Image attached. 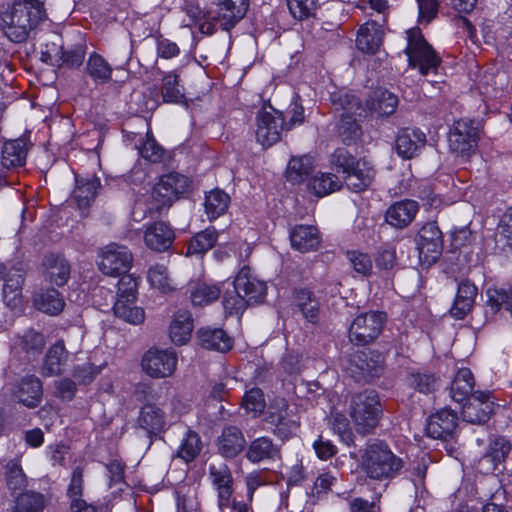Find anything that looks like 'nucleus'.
<instances>
[{
	"label": "nucleus",
	"mask_w": 512,
	"mask_h": 512,
	"mask_svg": "<svg viewBox=\"0 0 512 512\" xmlns=\"http://www.w3.org/2000/svg\"><path fill=\"white\" fill-rule=\"evenodd\" d=\"M45 17L40 0H13L12 5L0 14L1 28L10 41L21 43Z\"/></svg>",
	"instance_id": "obj_1"
},
{
	"label": "nucleus",
	"mask_w": 512,
	"mask_h": 512,
	"mask_svg": "<svg viewBox=\"0 0 512 512\" xmlns=\"http://www.w3.org/2000/svg\"><path fill=\"white\" fill-rule=\"evenodd\" d=\"M403 460L383 443L368 445L362 455L361 466L367 477L374 480L394 478L403 468Z\"/></svg>",
	"instance_id": "obj_2"
},
{
	"label": "nucleus",
	"mask_w": 512,
	"mask_h": 512,
	"mask_svg": "<svg viewBox=\"0 0 512 512\" xmlns=\"http://www.w3.org/2000/svg\"><path fill=\"white\" fill-rule=\"evenodd\" d=\"M381 404L377 393L366 390L352 396L349 415L358 433H371L378 425Z\"/></svg>",
	"instance_id": "obj_3"
},
{
	"label": "nucleus",
	"mask_w": 512,
	"mask_h": 512,
	"mask_svg": "<svg viewBox=\"0 0 512 512\" xmlns=\"http://www.w3.org/2000/svg\"><path fill=\"white\" fill-rule=\"evenodd\" d=\"M331 101L336 110H342L339 121V133L343 142L349 144L361 135L360 126L354 116H362L365 108L361 102L353 95L347 92H338L331 94Z\"/></svg>",
	"instance_id": "obj_4"
},
{
	"label": "nucleus",
	"mask_w": 512,
	"mask_h": 512,
	"mask_svg": "<svg viewBox=\"0 0 512 512\" xmlns=\"http://www.w3.org/2000/svg\"><path fill=\"white\" fill-rule=\"evenodd\" d=\"M407 41L405 53L408 57L409 66L417 68L422 75L435 73L441 59L424 39L420 30H409L407 32Z\"/></svg>",
	"instance_id": "obj_5"
},
{
	"label": "nucleus",
	"mask_w": 512,
	"mask_h": 512,
	"mask_svg": "<svg viewBox=\"0 0 512 512\" xmlns=\"http://www.w3.org/2000/svg\"><path fill=\"white\" fill-rule=\"evenodd\" d=\"M132 263L133 255L129 248L118 243H110L98 252V268L107 276L118 277L127 273Z\"/></svg>",
	"instance_id": "obj_6"
},
{
	"label": "nucleus",
	"mask_w": 512,
	"mask_h": 512,
	"mask_svg": "<svg viewBox=\"0 0 512 512\" xmlns=\"http://www.w3.org/2000/svg\"><path fill=\"white\" fill-rule=\"evenodd\" d=\"M290 125H285L284 115L272 106H264L257 115L256 139L264 147L268 148L281 139L284 130H289Z\"/></svg>",
	"instance_id": "obj_7"
},
{
	"label": "nucleus",
	"mask_w": 512,
	"mask_h": 512,
	"mask_svg": "<svg viewBox=\"0 0 512 512\" xmlns=\"http://www.w3.org/2000/svg\"><path fill=\"white\" fill-rule=\"evenodd\" d=\"M478 133V127L473 120L461 119L456 121L449 132L450 151L457 156H470L475 152Z\"/></svg>",
	"instance_id": "obj_8"
},
{
	"label": "nucleus",
	"mask_w": 512,
	"mask_h": 512,
	"mask_svg": "<svg viewBox=\"0 0 512 512\" xmlns=\"http://www.w3.org/2000/svg\"><path fill=\"white\" fill-rule=\"evenodd\" d=\"M386 315L383 312L370 311L358 315L349 329V339L358 345L371 343L380 334Z\"/></svg>",
	"instance_id": "obj_9"
},
{
	"label": "nucleus",
	"mask_w": 512,
	"mask_h": 512,
	"mask_svg": "<svg viewBox=\"0 0 512 512\" xmlns=\"http://www.w3.org/2000/svg\"><path fill=\"white\" fill-rule=\"evenodd\" d=\"M417 250L423 264L435 263L443 248L442 232L436 222L425 223L416 236Z\"/></svg>",
	"instance_id": "obj_10"
},
{
	"label": "nucleus",
	"mask_w": 512,
	"mask_h": 512,
	"mask_svg": "<svg viewBox=\"0 0 512 512\" xmlns=\"http://www.w3.org/2000/svg\"><path fill=\"white\" fill-rule=\"evenodd\" d=\"M189 187V179L179 173L163 175L154 186L153 199L158 203L160 211L164 207H170L179 195L184 194Z\"/></svg>",
	"instance_id": "obj_11"
},
{
	"label": "nucleus",
	"mask_w": 512,
	"mask_h": 512,
	"mask_svg": "<svg viewBox=\"0 0 512 512\" xmlns=\"http://www.w3.org/2000/svg\"><path fill=\"white\" fill-rule=\"evenodd\" d=\"M142 367L153 378L170 377L177 367V354L172 349H150L143 356Z\"/></svg>",
	"instance_id": "obj_12"
},
{
	"label": "nucleus",
	"mask_w": 512,
	"mask_h": 512,
	"mask_svg": "<svg viewBox=\"0 0 512 512\" xmlns=\"http://www.w3.org/2000/svg\"><path fill=\"white\" fill-rule=\"evenodd\" d=\"M267 421L275 426L274 432L282 438H287L299 426V418L284 399H276L269 406Z\"/></svg>",
	"instance_id": "obj_13"
},
{
	"label": "nucleus",
	"mask_w": 512,
	"mask_h": 512,
	"mask_svg": "<svg viewBox=\"0 0 512 512\" xmlns=\"http://www.w3.org/2000/svg\"><path fill=\"white\" fill-rule=\"evenodd\" d=\"M494 402L489 392L475 391L462 407V418L471 424L486 423L494 412Z\"/></svg>",
	"instance_id": "obj_14"
},
{
	"label": "nucleus",
	"mask_w": 512,
	"mask_h": 512,
	"mask_svg": "<svg viewBox=\"0 0 512 512\" xmlns=\"http://www.w3.org/2000/svg\"><path fill=\"white\" fill-rule=\"evenodd\" d=\"M209 479L217 492L218 509L224 511L230 507V498L234 492V481L230 468L226 464L209 467Z\"/></svg>",
	"instance_id": "obj_15"
},
{
	"label": "nucleus",
	"mask_w": 512,
	"mask_h": 512,
	"mask_svg": "<svg viewBox=\"0 0 512 512\" xmlns=\"http://www.w3.org/2000/svg\"><path fill=\"white\" fill-rule=\"evenodd\" d=\"M234 283L252 304L260 303L266 295V284L257 279L248 266H243L237 273Z\"/></svg>",
	"instance_id": "obj_16"
},
{
	"label": "nucleus",
	"mask_w": 512,
	"mask_h": 512,
	"mask_svg": "<svg viewBox=\"0 0 512 512\" xmlns=\"http://www.w3.org/2000/svg\"><path fill=\"white\" fill-rule=\"evenodd\" d=\"M217 449L221 456L227 459L238 456L246 446L243 432L237 426H226L217 438Z\"/></svg>",
	"instance_id": "obj_17"
},
{
	"label": "nucleus",
	"mask_w": 512,
	"mask_h": 512,
	"mask_svg": "<svg viewBox=\"0 0 512 512\" xmlns=\"http://www.w3.org/2000/svg\"><path fill=\"white\" fill-rule=\"evenodd\" d=\"M71 266L61 254L51 253L43 260L45 280L57 286H64L70 278Z\"/></svg>",
	"instance_id": "obj_18"
},
{
	"label": "nucleus",
	"mask_w": 512,
	"mask_h": 512,
	"mask_svg": "<svg viewBox=\"0 0 512 512\" xmlns=\"http://www.w3.org/2000/svg\"><path fill=\"white\" fill-rule=\"evenodd\" d=\"M457 427V416L449 409H442L430 416L426 433L433 439H446Z\"/></svg>",
	"instance_id": "obj_19"
},
{
	"label": "nucleus",
	"mask_w": 512,
	"mask_h": 512,
	"mask_svg": "<svg viewBox=\"0 0 512 512\" xmlns=\"http://www.w3.org/2000/svg\"><path fill=\"white\" fill-rule=\"evenodd\" d=\"M426 143L425 134L419 129H402L396 138L395 149L405 159L415 157Z\"/></svg>",
	"instance_id": "obj_20"
},
{
	"label": "nucleus",
	"mask_w": 512,
	"mask_h": 512,
	"mask_svg": "<svg viewBox=\"0 0 512 512\" xmlns=\"http://www.w3.org/2000/svg\"><path fill=\"white\" fill-rule=\"evenodd\" d=\"M174 238V231L163 221L154 222L144 232L146 246L156 252H163L169 249Z\"/></svg>",
	"instance_id": "obj_21"
},
{
	"label": "nucleus",
	"mask_w": 512,
	"mask_h": 512,
	"mask_svg": "<svg viewBox=\"0 0 512 512\" xmlns=\"http://www.w3.org/2000/svg\"><path fill=\"white\" fill-rule=\"evenodd\" d=\"M280 457V446L269 437H258L252 440L246 451V458L252 463L275 461L279 460Z\"/></svg>",
	"instance_id": "obj_22"
},
{
	"label": "nucleus",
	"mask_w": 512,
	"mask_h": 512,
	"mask_svg": "<svg viewBox=\"0 0 512 512\" xmlns=\"http://www.w3.org/2000/svg\"><path fill=\"white\" fill-rule=\"evenodd\" d=\"M350 363V370L359 374L366 381L378 377L383 369L380 355L372 353L357 352L352 356Z\"/></svg>",
	"instance_id": "obj_23"
},
{
	"label": "nucleus",
	"mask_w": 512,
	"mask_h": 512,
	"mask_svg": "<svg viewBox=\"0 0 512 512\" xmlns=\"http://www.w3.org/2000/svg\"><path fill=\"white\" fill-rule=\"evenodd\" d=\"M246 12V6L233 4V1L220 0L216 10L209 11V17L219 22L224 30L229 31L245 16Z\"/></svg>",
	"instance_id": "obj_24"
},
{
	"label": "nucleus",
	"mask_w": 512,
	"mask_h": 512,
	"mask_svg": "<svg viewBox=\"0 0 512 512\" xmlns=\"http://www.w3.org/2000/svg\"><path fill=\"white\" fill-rule=\"evenodd\" d=\"M290 242L299 252L314 251L320 244V233L313 225H296L290 230Z\"/></svg>",
	"instance_id": "obj_25"
},
{
	"label": "nucleus",
	"mask_w": 512,
	"mask_h": 512,
	"mask_svg": "<svg viewBox=\"0 0 512 512\" xmlns=\"http://www.w3.org/2000/svg\"><path fill=\"white\" fill-rule=\"evenodd\" d=\"M398 106V98L390 91L378 88L372 92L366 101V110L377 117L390 116Z\"/></svg>",
	"instance_id": "obj_26"
},
{
	"label": "nucleus",
	"mask_w": 512,
	"mask_h": 512,
	"mask_svg": "<svg viewBox=\"0 0 512 512\" xmlns=\"http://www.w3.org/2000/svg\"><path fill=\"white\" fill-rule=\"evenodd\" d=\"M383 30L375 21L363 24L357 33L356 45L359 50L367 54H374L382 44Z\"/></svg>",
	"instance_id": "obj_27"
},
{
	"label": "nucleus",
	"mask_w": 512,
	"mask_h": 512,
	"mask_svg": "<svg viewBox=\"0 0 512 512\" xmlns=\"http://www.w3.org/2000/svg\"><path fill=\"white\" fill-rule=\"evenodd\" d=\"M418 212V204L413 200H403L394 203L386 211V221L395 228L408 226Z\"/></svg>",
	"instance_id": "obj_28"
},
{
	"label": "nucleus",
	"mask_w": 512,
	"mask_h": 512,
	"mask_svg": "<svg viewBox=\"0 0 512 512\" xmlns=\"http://www.w3.org/2000/svg\"><path fill=\"white\" fill-rule=\"evenodd\" d=\"M28 147L23 139L10 140L4 143L1 151V165L8 170L25 165Z\"/></svg>",
	"instance_id": "obj_29"
},
{
	"label": "nucleus",
	"mask_w": 512,
	"mask_h": 512,
	"mask_svg": "<svg viewBox=\"0 0 512 512\" xmlns=\"http://www.w3.org/2000/svg\"><path fill=\"white\" fill-rule=\"evenodd\" d=\"M374 178V168L367 161L360 160L346 174L345 183L350 190L362 192L372 184Z\"/></svg>",
	"instance_id": "obj_30"
},
{
	"label": "nucleus",
	"mask_w": 512,
	"mask_h": 512,
	"mask_svg": "<svg viewBox=\"0 0 512 512\" xmlns=\"http://www.w3.org/2000/svg\"><path fill=\"white\" fill-rule=\"evenodd\" d=\"M477 295L476 286L468 280L462 281L450 309V314L456 319H463L472 309Z\"/></svg>",
	"instance_id": "obj_31"
},
{
	"label": "nucleus",
	"mask_w": 512,
	"mask_h": 512,
	"mask_svg": "<svg viewBox=\"0 0 512 512\" xmlns=\"http://www.w3.org/2000/svg\"><path fill=\"white\" fill-rule=\"evenodd\" d=\"M14 396L19 403L28 408L37 407L42 399L41 381L35 376L24 377L14 392Z\"/></svg>",
	"instance_id": "obj_32"
},
{
	"label": "nucleus",
	"mask_w": 512,
	"mask_h": 512,
	"mask_svg": "<svg viewBox=\"0 0 512 512\" xmlns=\"http://www.w3.org/2000/svg\"><path fill=\"white\" fill-rule=\"evenodd\" d=\"M68 358V352L63 341H57L47 351L41 373L43 376H54L61 374Z\"/></svg>",
	"instance_id": "obj_33"
},
{
	"label": "nucleus",
	"mask_w": 512,
	"mask_h": 512,
	"mask_svg": "<svg viewBox=\"0 0 512 512\" xmlns=\"http://www.w3.org/2000/svg\"><path fill=\"white\" fill-rule=\"evenodd\" d=\"M295 307L301 312L303 318L312 323H317L320 313V301L309 289L297 290L294 296Z\"/></svg>",
	"instance_id": "obj_34"
},
{
	"label": "nucleus",
	"mask_w": 512,
	"mask_h": 512,
	"mask_svg": "<svg viewBox=\"0 0 512 512\" xmlns=\"http://www.w3.org/2000/svg\"><path fill=\"white\" fill-rule=\"evenodd\" d=\"M192 331L193 319L190 312H177L174 315L169 328V336L171 341L176 345H183L190 340Z\"/></svg>",
	"instance_id": "obj_35"
},
{
	"label": "nucleus",
	"mask_w": 512,
	"mask_h": 512,
	"mask_svg": "<svg viewBox=\"0 0 512 512\" xmlns=\"http://www.w3.org/2000/svg\"><path fill=\"white\" fill-rule=\"evenodd\" d=\"M137 424L148 434L157 433L165 425L164 412L155 404L147 403L140 409Z\"/></svg>",
	"instance_id": "obj_36"
},
{
	"label": "nucleus",
	"mask_w": 512,
	"mask_h": 512,
	"mask_svg": "<svg viewBox=\"0 0 512 512\" xmlns=\"http://www.w3.org/2000/svg\"><path fill=\"white\" fill-rule=\"evenodd\" d=\"M198 340L205 349L227 352L232 348V339L218 328H203L198 331Z\"/></svg>",
	"instance_id": "obj_37"
},
{
	"label": "nucleus",
	"mask_w": 512,
	"mask_h": 512,
	"mask_svg": "<svg viewBox=\"0 0 512 512\" xmlns=\"http://www.w3.org/2000/svg\"><path fill=\"white\" fill-rule=\"evenodd\" d=\"M342 182L332 173L318 172L307 182L308 190L317 197H324L340 190Z\"/></svg>",
	"instance_id": "obj_38"
},
{
	"label": "nucleus",
	"mask_w": 512,
	"mask_h": 512,
	"mask_svg": "<svg viewBox=\"0 0 512 512\" xmlns=\"http://www.w3.org/2000/svg\"><path fill=\"white\" fill-rule=\"evenodd\" d=\"M23 275L19 271L8 273L3 285V301L6 306L16 309L22 304Z\"/></svg>",
	"instance_id": "obj_39"
},
{
	"label": "nucleus",
	"mask_w": 512,
	"mask_h": 512,
	"mask_svg": "<svg viewBox=\"0 0 512 512\" xmlns=\"http://www.w3.org/2000/svg\"><path fill=\"white\" fill-rule=\"evenodd\" d=\"M511 450L508 440L503 437L496 438L489 444L487 452L480 460V464L487 471H493L497 465L505 460Z\"/></svg>",
	"instance_id": "obj_40"
},
{
	"label": "nucleus",
	"mask_w": 512,
	"mask_h": 512,
	"mask_svg": "<svg viewBox=\"0 0 512 512\" xmlns=\"http://www.w3.org/2000/svg\"><path fill=\"white\" fill-rule=\"evenodd\" d=\"M475 379L470 369L458 370L451 383V397L456 402L469 398L474 392Z\"/></svg>",
	"instance_id": "obj_41"
},
{
	"label": "nucleus",
	"mask_w": 512,
	"mask_h": 512,
	"mask_svg": "<svg viewBox=\"0 0 512 512\" xmlns=\"http://www.w3.org/2000/svg\"><path fill=\"white\" fill-rule=\"evenodd\" d=\"M86 71L95 83L105 84L111 80L113 69L100 54L93 53L88 58Z\"/></svg>",
	"instance_id": "obj_42"
},
{
	"label": "nucleus",
	"mask_w": 512,
	"mask_h": 512,
	"mask_svg": "<svg viewBox=\"0 0 512 512\" xmlns=\"http://www.w3.org/2000/svg\"><path fill=\"white\" fill-rule=\"evenodd\" d=\"M72 198L79 208L88 207L94 200L100 181L97 178L77 180Z\"/></svg>",
	"instance_id": "obj_43"
},
{
	"label": "nucleus",
	"mask_w": 512,
	"mask_h": 512,
	"mask_svg": "<svg viewBox=\"0 0 512 512\" xmlns=\"http://www.w3.org/2000/svg\"><path fill=\"white\" fill-rule=\"evenodd\" d=\"M44 347V336L35 330L25 331L23 335L18 337V340L15 343V348L20 349L28 357H35L41 354Z\"/></svg>",
	"instance_id": "obj_44"
},
{
	"label": "nucleus",
	"mask_w": 512,
	"mask_h": 512,
	"mask_svg": "<svg viewBox=\"0 0 512 512\" xmlns=\"http://www.w3.org/2000/svg\"><path fill=\"white\" fill-rule=\"evenodd\" d=\"M230 197L224 191L215 189L210 191L205 197V211L210 220H214L223 215L228 209Z\"/></svg>",
	"instance_id": "obj_45"
},
{
	"label": "nucleus",
	"mask_w": 512,
	"mask_h": 512,
	"mask_svg": "<svg viewBox=\"0 0 512 512\" xmlns=\"http://www.w3.org/2000/svg\"><path fill=\"white\" fill-rule=\"evenodd\" d=\"M34 304L38 310L56 315L62 311L65 303L57 290L48 289L35 296Z\"/></svg>",
	"instance_id": "obj_46"
},
{
	"label": "nucleus",
	"mask_w": 512,
	"mask_h": 512,
	"mask_svg": "<svg viewBox=\"0 0 512 512\" xmlns=\"http://www.w3.org/2000/svg\"><path fill=\"white\" fill-rule=\"evenodd\" d=\"M134 301L135 300L117 299L113 310L114 314L118 318L128 323L137 325L144 321L145 313L142 308L134 305Z\"/></svg>",
	"instance_id": "obj_47"
},
{
	"label": "nucleus",
	"mask_w": 512,
	"mask_h": 512,
	"mask_svg": "<svg viewBox=\"0 0 512 512\" xmlns=\"http://www.w3.org/2000/svg\"><path fill=\"white\" fill-rule=\"evenodd\" d=\"M221 289L215 284L197 283L190 291L191 302L194 306H204L216 301Z\"/></svg>",
	"instance_id": "obj_48"
},
{
	"label": "nucleus",
	"mask_w": 512,
	"mask_h": 512,
	"mask_svg": "<svg viewBox=\"0 0 512 512\" xmlns=\"http://www.w3.org/2000/svg\"><path fill=\"white\" fill-rule=\"evenodd\" d=\"M222 302L225 312L229 315H240L248 305H253L241 294L240 289L236 288L234 282L231 289L225 290Z\"/></svg>",
	"instance_id": "obj_49"
},
{
	"label": "nucleus",
	"mask_w": 512,
	"mask_h": 512,
	"mask_svg": "<svg viewBox=\"0 0 512 512\" xmlns=\"http://www.w3.org/2000/svg\"><path fill=\"white\" fill-rule=\"evenodd\" d=\"M136 149L144 159L151 163H160L165 157V150L156 142L149 128L145 140L136 144Z\"/></svg>",
	"instance_id": "obj_50"
},
{
	"label": "nucleus",
	"mask_w": 512,
	"mask_h": 512,
	"mask_svg": "<svg viewBox=\"0 0 512 512\" xmlns=\"http://www.w3.org/2000/svg\"><path fill=\"white\" fill-rule=\"evenodd\" d=\"M217 231L213 227L206 228L205 230L197 233L190 241L187 253L188 254H204L211 249L217 241Z\"/></svg>",
	"instance_id": "obj_51"
},
{
	"label": "nucleus",
	"mask_w": 512,
	"mask_h": 512,
	"mask_svg": "<svg viewBox=\"0 0 512 512\" xmlns=\"http://www.w3.org/2000/svg\"><path fill=\"white\" fill-rule=\"evenodd\" d=\"M147 279L152 287L164 294L174 290V283L169 276L168 269L162 264L152 266L148 270Z\"/></svg>",
	"instance_id": "obj_52"
},
{
	"label": "nucleus",
	"mask_w": 512,
	"mask_h": 512,
	"mask_svg": "<svg viewBox=\"0 0 512 512\" xmlns=\"http://www.w3.org/2000/svg\"><path fill=\"white\" fill-rule=\"evenodd\" d=\"M313 167V160L310 156L293 157L288 163L286 170L287 180L291 183H300L303 177L308 175Z\"/></svg>",
	"instance_id": "obj_53"
},
{
	"label": "nucleus",
	"mask_w": 512,
	"mask_h": 512,
	"mask_svg": "<svg viewBox=\"0 0 512 512\" xmlns=\"http://www.w3.org/2000/svg\"><path fill=\"white\" fill-rule=\"evenodd\" d=\"M6 485L11 491L24 489L27 486V477L17 460H11L5 465Z\"/></svg>",
	"instance_id": "obj_54"
},
{
	"label": "nucleus",
	"mask_w": 512,
	"mask_h": 512,
	"mask_svg": "<svg viewBox=\"0 0 512 512\" xmlns=\"http://www.w3.org/2000/svg\"><path fill=\"white\" fill-rule=\"evenodd\" d=\"M201 449L202 442L199 435L195 432L188 431L185 438L182 440L178 455L185 462H190L200 453Z\"/></svg>",
	"instance_id": "obj_55"
},
{
	"label": "nucleus",
	"mask_w": 512,
	"mask_h": 512,
	"mask_svg": "<svg viewBox=\"0 0 512 512\" xmlns=\"http://www.w3.org/2000/svg\"><path fill=\"white\" fill-rule=\"evenodd\" d=\"M44 507L42 495L34 492L21 494L17 499L13 512H41Z\"/></svg>",
	"instance_id": "obj_56"
},
{
	"label": "nucleus",
	"mask_w": 512,
	"mask_h": 512,
	"mask_svg": "<svg viewBox=\"0 0 512 512\" xmlns=\"http://www.w3.org/2000/svg\"><path fill=\"white\" fill-rule=\"evenodd\" d=\"M409 385L422 393L433 392L438 386V379L430 373H412L408 377Z\"/></svg>",
	"instance_id": "obj_57"
},
{
	"label": "nucleus",
	"mask_w": 512,
	"mask_h": 512,
	"mask_svg": "<svg viewBox=\"0 0 512 512\" xmlns=\"http://www.w3.org/2000/svg\"><path fill=\"white\" fill-rule=\"evenodd\" d=\"M287 5L294 18L304 20L314 15L317 0H287Z\"/></svg>",
	"instance_id": "obj_58"
},
{
	"label": "nucleus",
	"mask_w": 512,
	"mask_h": 512,
	"mask_svg": "<svg viewBox=\"0 0 512 512\" xmlns=\"http://www.w3.org/2000/svg\"><path fill=\"white\" fill-rule=\"evenodd\" d=\"M329 425L345 444L350 445L353 442L352 430L349 427L348 420L343 414L338 412L332 413L329 419Z\"/></svg>",
	"instance_id": "obj_59"
},
{
	"label": "nucleus",
	"mask_w": 512,
	"mask_h": 512,
	"mask_svg": "<svg viewBox=\"0 0 512 512\" xmlns=\"http://www.w3.org/2000/svg\"><path fill=\"white\" fill-rule=\"evenodd\" d=\"M162 96L166 102H179L183 98L178 75L169 73L163 78Z\"/></svg>",
	"instance_id": "obj_60"
},
{
	"label": "nucleus",
	"mask_w": 512,
	"mask_h": 512,
	"mask_svg": "<svg viewBox=\"0 0 512 512\" xmlns=\"http://www.w3.org/2000/svg\"><path fill=\"white\" fill-rule=\"evenodd\" d=\"M265 405L263 392L259 388H253L247 391L242 400L244 409L254 415L263 412Z\"/></svg>",
	"instance_id": "obj_61"
},
{
	"label": "nucleus",
	"mask_w": 512,
	"mask_h": 512,
	"mask_svg": "<svg viewBox=\"0 0 512 512\" xmlns=\"http://www.w3.org/2000/svg\"><path fill=\"white\" fill-rule=\"evenodd\" d=\"M347 258L355 272L363 276L370 274L373 267V262L367 253L360 251H350L347 252Z\"/></svg>",
	"instance_id": "obj_62"
},
{
	"label": "nucleus",
	"mask_w": 512,
	"mask_h": 512,
	"mask_svg": "<svg viewBox=\"0 0 512 512\" xmlns=\"http://www.w3.org/2000/svg\"><path fill=\"white\" fill-rule=\"evenodd\" d=\"M120 277L121 278L118 282L117 299L136 300L138 286L137 279L127 273L120 275Z\"/></svg>",
	"instance_id": "obj_63"
},
{
	"label": "nucleus",
	"mask_w": 512,
	"mask_h": 512,
	"mask_svg": "<svg viewBox=\"0 0 512 512\" xmlns=\"http://www.w3.org/2000/svg\"><path fill=\"white\" fill-rule=\"evenodd\" d=\"M100 373V368L92 363H84L82 365H78L74 369V377L81 384H89L94 378Z\"/></svg>",
	"instance_id": "obj_64"
}]
</instances>
